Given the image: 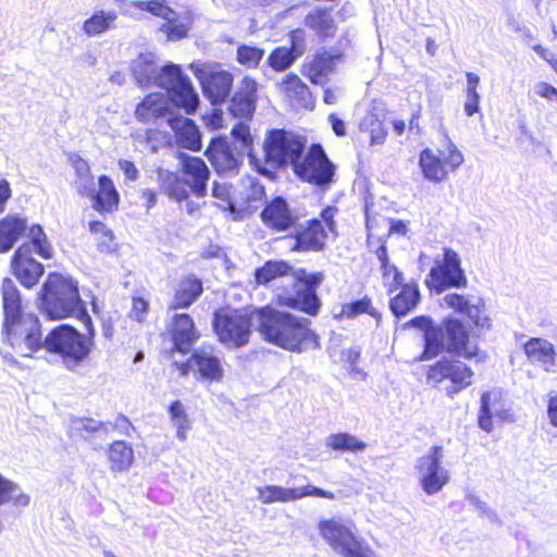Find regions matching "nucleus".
Segmentation results:
<instances>
[{"instance_id": "nucleus-1", "label": "nucleus", "mask_w": 557, "mask_h": 557, "mask_svg": "<svg viewBox=\"0 0 557 557\" xmlns=\"http://www.w3.org/2000/svg\"><path fill=\"white\" fill-rule=\"evenodd\" d=\"M3 319L1 325L4 358L14 361L13 356L32 358L44 347L41 322L37 314L25 312L20 289L10 277L1 282Z\"/></svg>"}, {"instance_id": "nucleus-2", "label": "nucleus", "mask_w": 557, "mask_h": 557, "mask_svg": "<svg viewBox=\"0 0 557 557\" xmlns=\"http://www.w3.org/2000/svg\"><path fill=\"white\" fill-rule=\"evenodd\" d=\"M132 73L140 86H158L168 92L169 99L187 114L199 106V96L189 77L174 63L159 67L152 53H141L131 65Z\"/></svg>"}, {"instance_id": "nucleus-3", "label": "nucleus", "mask_w": 557, "mask_h": 557, "mask_svg": "<svg viewBox=\"0 0 557 557\" xmlns=\"http://www.w3.org/2000/svg\"><path fill=\"white\" fill-rule=\"evenodd\" d=\"M258 332L263 341L290 352H304L320 346L310 322L270 306L257 310Z\"/></svg>"}, {"instance_id": "nucleus-4", "label": "nucleus", "mask_w": 557, "mask_h": 557, "mask_svg": "<svg viewBox=\"0 0 557 557\" xmlns=\"http://www.w3.org/2000/svg\"><path fill=\"white\" fill-rule=\"evenodd\" d=\"M42 312L51 320L76 318L92 333V321L81 298L78 282L70 275L50 272L39 292Z\"/></svg>"}, {"instance_id": "nucleus-5", "label": "nucleus", "mask_w": 557, "mask_h": 557, "mask_svg": "<svg viewBox=\"0 0 557 557\" xmlns=\"http://www.w3.org/2000/svg\"><path fill=\"white\" fill-rule=\"evenodd\" d=\"M183 172L187 178H182L170 171H159L162 191L177 202L187 199L188 188L198 198L206 196L210 171L203 160L197 157H186L183 161Z\"/></svg>"}, {"instance_id": "nucleus-6", "label": "nucleus", "mask_w": 557, "mask_h": 557, "mask_svg": "<svg viewBox=\"0 0 557 557\" xmlns=\"http://www.w3.org/2000/svg\"><path fill=\"white\" fill-rule=\"evenodd\" d=\"M86 332L84 335L72 325H58L45 336L42 348L58 355L67 368H74L88 357L94 346V332L87 329Z\"/></svg>"}, {"instance_id": "nucleus-7", "label": "nucleus", "mask_w": 557, "mask_h": 557, "mask_svg": "<svg viewBox=\"0 0 557 557\" xmlns=\"http://www.w3.org/2000/svg\"><path fill=\"white\" fill-rule=\"evenodd\" d=\"M307 140L304 136L284 128H273L267 132L263 141V160L269 170H284L294 166L304 157Z\"/></svg>"}, {"instance_id": "nucleus-8", "label": "nucleus", "mask_w": 557, "mask_h": 557, "mask_svg": "<svg viewBox=\"0 0 557 557\" xmlns=\"http://www.w3.org/2000/svg\"><path fill=\"white\" fill-rule=\"evenodd\" d=\"M318 531L329 547L341 557H375L372 547L357 533L354 522L336 518L321 519Z\"/></svg>"}, {"instance_id": "nucleus-9", "label": "nucleus", "mask_w": 557, "mask_h": 557, "mask_svg": "<svg viewBox=\"0 0 557 557\" xmlns=\"http://www.w3.org/2000/svg\"><path fill=\"white\" fill-rule=\"evenodd\" d=\"M212 329L220 344L237 349L250 341L252 318L242 309L220 308L213 313Z\"/></svg>"}, {"instance_id": "nucleus-10", "label": "nucleus", "mask_w": 557, "mask_h": 557, "mask_svg": "<svg viewBox=\"0 0 557 557\" xmlns=\"http://www.w3.org/2000/svg\"><path fill=\"white\" fill-rule=\"evenodd\" d=\"M322 272L307 273L299 269L294 273L293 294L283 292L276 295L275 305L289 309L299 310L310 317L319 313L321 301L317 295V287L322 283Z\"/></svg>"}, {"instance_id": "nucleus-11", "label": "nucleus", "mask_w": 557, "mask_h": 557, "mask_svg": "<svg viewBox=\"0 0 557 557\" xmlns=\"http://www.w3.org/2000/svg\"><path fill=\"white\" fill-rule=\"evenodd\" d=\"M475 379L474 370L456 358L443 357L430 364L425 370V381L433 387L447 383L446 395L454 398L457 394L469 388Z\"/></svg>"}, {"instance_id": "nucleus-12", "label": "nucleus", "mask_w": 557, "mask_h": 557, "mask_svg": "<svg viewBox=\"0 0 557 557\" xmlns=\"http://www.w3.org/2000/svg\"><path fill=\"white\" fill-rule=\"evenodd\" d=\"M437 343L441 349L436 352V357L446 351L467 360L484 361L486 359V354L471 341L470 330L460 319L443 320Z\"/></svg>"}, {"instance_id": "nucleus-13", "label": "nucleus", "mask_w": 557, "mask_h": 557, "mask_svg": "<svg viewBox=\"0 0 557 557\" xmlns=\"http://www.w3.org/2000/svg\"><path fill=\"white\" fill-rule=\"evenodd\" d=\"M443 140L444 148L440 150L441 156L435 154L430 148H425L420 154L419 164L423 176L433 183H440L448 175L443 162L449 166L451 171H455L463 162V154L458 150L447 134L444 135Z\"/></svg>"}, {"instance_id": "nucleus-14", "label": "nucleus", "mask_w": 557, "mask_h": 557, "mask_svg": "<svg viewBox=\"0 0 557 557\" xmlns=\"http://www.w3.org/2000/svg\"><path fill=\"white\" fill-rule=\"evenodd\" d=\"M301 180L317 186L329 185L334 176V164L319 144L312 145L293 169Z\"/></svg>"}, {"instance_id": "nucleus-15", "label": "nucleus", "mask_w": 557, "mask_h": 557, "mask_svg": "<svg viewBox=\"0 0 557 557\" xmlns=\"http://www.w3.org/2000/svg\"><path fill=\"white\" fill-rule=\"evenodd\" d=\"M385 281L387 294L392 295L388 306L396 318L405 317L416 309L421 300L417 281L406 280L403 272H394V276Z\"/></svg>"}, {"instance_id": "nucleus-16", "label": "nucleus", "mask_w": 557, "mask_h": 557, "mask_svg": "<svg viewBox=\"0 0 557 557\" xmlns=\"http://www.w3.org/2000/svg\"><path fill=\"white\" fill-rule=\"evenodd\" d=\"M425 283L431 290L436 293H442L451 287H466L468 281L460 267L458 255L454 250L446 248L442 262L430 270Z\"/></svg>"}, {"instance_id": "nucleus-17", "label": "nucleus", "mask_w": 557, "mask_h": 557, "mask_svg": "<svg viewBox=\"0 0 557 557\" xmlns=\"http://www.w3.org/2000/svg\"><path fill=\"white\" fill-rule=\"evenodd\" d=\"M200 82L205 97L214 106L228 98L233 87V75L226 70L213 69L207 64L190 65Z\"/></svg>"}, {"instance_id": "nucleus-18", "label": "nucleus", "mask_w": 557, "mask_h": 557, "mask_svg": "<svg viewBox=\"0 0 557 557\" xmlns=\"http://www.w3.org/2000/svg\"><path fill=\"white\" fill-rule=\"evenodd\" d=\"M443 447L435 445L418 460L420 485L428 495H434L449 482V472L442 466Z\"/></svg>"}, {"instance_id": "nucleus-19", "label": "nucleus", "mask_w": 557, "mask_h": 557, "mask_svg": "<svg viewBox=\"0 0 557 557\" xmlns=\"http://www.w3.org/2000/svg\"><path fill=\"white\" fill-rule=\"evenodd\" d=\"M206 156L219 174L232 176L238 173L245 154L226 137H215L211 139Z\"/></svg>"}, {"instance_id": "nucleus-20", "label": "nucleus", "mask_w": 557, "mask_h": 557, "mask_svg": "<svg viewBox=\"0 0 557 557\" xmlns=\"http://www.w3.org/2000/svg\"><path fill=\"white\" fill-rule=\"evenodd\" d=\"M98 184L99 190L96 191L92 177L89 175L81 176L77 189L82 195L91 198L92 208L98 212L104 213L117 210L120 196L113 181L107 175H101L98 178Z\"/></svg>"}, {"instance_id": "nucleus-21", "label": "nucleus", "mask_w": 557, "mask_h": 557, "mask_svg": "<svg viewBox=\"0 0 557 557\" xmlns=\"http://www.w3.org/2000/svg\"><path fill=\"white\" fill-rule=\"evenodd\" d=\"M336 211V208L327 207L321 211L320 219H312L307 221L306 225H299L295 244H324L326 240H334Z\"/></svg>"}, {"instance_id": "nucleus-22", "label": "nucleus", "mask_w": 557, "mask_h": 557, "mask_svg": "<svg viewBox=\"0 0 557 557\" xmlns=\"http://www.w3.org/2000/svg\"><path fill=\"white\" fill-rule=\"evenodd\" d=\"M258 498L262 504L288 503L301 499L308 496L335 499V494L312 485L301 487L285 488L280 485H264L257 488Z\"/></svg>"}, {"instance_id": "nucleus-23", "label": "nucleus", "mask_w": 557, "mask_h": 557, "mask_svg": "<svg viewBox=\"0 0 557 557\" xmlns=\"http://www.w3.org/2000/svg\"><path fill=\"white\" fill-rule=\"evenodd\" d=\"M27 232L28 244H47V236L39 224L27 226L21 214H8L0 220V244H15Z\"/></svg>"}, {"instance_id": "nucleus-24", "label": "nucleus", "mask_w": 557, "mask_h": 557, "mask_svg": "<svg viewBox=\"0 0 557 557\" xmlns=\"http://www.w3.org/2000/svg\"><path fill=\"white\" fill-rule=\"evenodd\" d=\"M166 332L173 344L171 350L188 354L200 334L188 313H175L166 325Z\"/></svg>"}, {"instance_id": "nucleus-25", "label": "nucleus", "mask_w": 557, "mask_h": 557, "mask_svg": "<svg viewBox=\"0 0 557 557\" xmlns=\"http://www.w3.org/2000/svg\"><path fill=\"white\" fill-rule=\"evenodd\" d=\"M30 255V246H18L11 261L12 274L27 289L36 286L44 275V265Z\"/></svg>"}, {"instance_id": "nucleus-26", "label": "nucleus", "mask_w": 557, "mask_h": 557, "mask_svg": "<svg viewBox=\"0 0 557 557\" xmlns=\"http://www.w3.org/2000/svg\"><path fill=\"white\" fill-rule=\"evenodd\" d=\"M257 82L245 76L236 86L228 104L230 113L239 119H251L256 111Z\"/></svg>"}, {"instance_id": "nucleus-27", "label": "nucleus", "mask_w": 557, "mask_h": 557, "mask_svg": "<svg viewBox=\"0 0 557 557\" xmlns=\"http://www.w3.org/2000/svg\"><path fill=\"white\" fill-rule=\"evenodd\" d=\"M235 193V211L240 213H251L258 210L263 205L265 197L264 186L251 176L242 178Z\"/></svg>"}, {"instance_id": "nucleus-28", "label": "nucleus", "mask_w": 557, "mask_h": 557, "mask_svg": "<svg viewBox=\"0 0 557 557\" xmlns=\"http://www.w3.org/2000/svg\"><path fill=\"white\" fill-rule=\"evenodd\" d=\"M443 300L454 312L467 317L472 326L490 329L491 321L484 314L483 307L479 304H471L469 297L458 293H449L445 295Z\"/></svg>"}, {"instance_id": "nucleus-29", "label": "nucleus", "mask_w": 557, "mask_h": 557, "mask_svg": "<svg viewBox=\"0 0 557 557\" xmlns=\"http://www.w3.org/2000/svg\"><path fill=\"white\" fill-rule=\"evenodd\" d=\"M232 136L239 151L246 154L249 159V163L256 169V171L262 176L267 177L270 181H274L276 178V172L269 170L264 164H262V159L258 158L253 152V139L250 134V128L247 124L239 122L232 128Z\"/></svg>"}, {"instance_id": "nucleus-30", "label": "nucleus", "mask_w": 557, "mask_h": 557, "mask_svg": "<svg viewBox=\"0 0 557 557\" xmlns=\"http://www.w3.org/2000/svg\"><path fill=\"white\" fill-rule=\"evenodd\" d=\"M190 362L194 366L196 380L213 383L221 382L224 377V368L221 359L203 350L191 352Z\"/></svg>"}, {"instance_id": "nucleus-31", "label": "nucleus", "mask_w": 557, "mask_h": 557, "mask_svg": "<svg viewBox=\"0 0 557 557\" xmlns=\"http://www.w3.org/2000/svg\"><path fill=\"white\" fill-rule=\"evenodd\" d=\"M408 325L423 331V350L414 357L413 362H421L436 358V352L441 349L437 338L441 337V325L433 323L428 315H418L412 318Z\"/></svg>"}, {"instance_id": "nucleus-32", "label": "nucleus", "mask_w": 557, "mask_h": 557, "mask_svg": "<svg viewBox=\"0 0 557 557\" xmlns=\"http://www.w3.org/2000/svg\"><path fill=\"white\" fill-rule=\"evenodd\" d=\"M166 123L174 132L177 143L183 148L193 151L201 149L200 131L191 119L177 114H170Z\"/></svg>"}, {"instance_id": "nucleus-33", "label": "nucleus", "mask_w": 557, "mask_h": 557, "mask_svg": "<svg viewBox=\"0 0 557 557\" xmlns=\"http://www.w3.org/2000/svg\"><path fill=\"white\" fill-rule=\"evenodd\" d=\"M202 281L194 274L183 276L174 288L173 299L169 304L170 310L187 309L201 296Z\"/></svg>"}, {"instance_id": "nucleus-34", "label": "nucleus", "mask_w": 557, "mask_h": 557, "mask_svg": "<svg viewBox=\"0 0 557 557\" xmlns=\"http://www.w3.org/2000/svg\"><path fill=\"white\" fill-rule=\"evenodd\" d=\"M263 223L277 231H285L294 224V216L283 197H275L262 210Z\"/></svg>"}, {"instance_id": "nucleus-35", "label": "nucleus", "mask_w": 557, "mask_h": 557, "mask_svg": "<svg viewBox=\"0 0 557 557\" xmlns=\"http://www.w3.org/2000/svg\"><path fill=\"white\" fill-rule=\"evenodd\" d=\"M174 114L170 111L168 98L161 92L148 95L138 103L135 110V116L140 122H156L161 117H169Z\"/></svg>"}, {"instance_id": "nucleus-36", "label": "nucleus", "mask_w": 557, "mask_h": 557, "mask_svg": "<svg viewBox=\"0 0 557 557\" xmlns=\"http://www.w3.org/2000/svg\"><path fill=\"white\" fill-rule=\"evenodd\" d=\"M523 352L533 363H540L545 371H550L556 363V351L554 345L542 338L531 337L523 345Z\"/></svg>"}, {"instance_id": "nucleus-37", "label": "nucleus", "mask_w": 557, "mask_h": 557, "mask_svg": "<svg viewBox=\"0 0 557 557\" xmlns=\"http://www.w3.org/2000/svg\"><path fill=\"white\" fill-rule=\"evenodd\" d=\"M107 459L112 472L127 471L134 463L132 445L122 440L113 441L108 446Z\"/></svg>"}, {"instance_id": "nucleus-38", "label": "nucleus", "mask_w": 557, "mask_h": 557, "mask_svg": "<svg viewBox=\"0 0 557 557\" xmlns=\"http://www.w3.org/2000/svg\"><path fill=\"white\" fill-rule=\"evenodd\" d=\"M336 57L323 51L318 52L313 59L305 65L306 75L312 84L324 85L335 65Z\"/></svg>"}, {"instance_id": "nucleus-39", "label": "nucleus", "mask_w": 557, "mask_h": 557, "mask_svg": "<svg viewBox=\"0 0 557 557\" xmlns=\"http://www.w3.org/2000/svg\"><path fill=\"white\" fill-rule=\"evenodd\" d=\"M305 25L312 29L320 38L332 37L335 34V23L331 10L314 8L305 18Z\"/></svg>"}, {"instance_id": "nucleus-40", "label": "nucleus", "mask_w": 557, "mask_h": 557, "mask_svg": "<svg viewBox=\"0 0 557 557\" xmlns=\"http://www.w3.org/2000/svg\"><path fill=\"white\" fill-rule=\"evenodd\" d=\"M361 314H367L377 322L382 319L381 311L375 307L373 298L369 295L341 306V318L351 320Z\"/></svg>"}, {"instance_id": "nucleus-41", "label": "nucleus", "mask_w": 557, "mask_h": 557, "mask_svg": "<svg viewBox=\"0 0 557 557\" xmlns=\"http://www.w3.org/2000/svg\"><path fill=\"white\" fill-rule=\"evenodd\" d=\"M297 33L298 32H294L292 35V39H293L292 48L277 47L268 57L267 62H268L269 66H271L274 71L282 72V71L287 70L299 57L300 51H297L296 47H295Z\"/></svg>"}, {"instance_id": "nucleus-42", "label": "nucleus", "mask_w": 557, "mask_h": 557, "mask_svg": "<svg viewBox=\"0 0 557 557\" xmlns=\"http://www.w3.org/2000/svg\"><path fill=\"white\" fill-rule=\"evenodd\" d=\"M326 447L335 451H363L367 444L347 432L331 434L326 441Z\"/></svg>"}, {"instance_id": "nucleus-43", "label": "nucleus", "mask_w": 557, "mask_h": 557, "mask_svg": "<svg viewBox=\"0 0 557 557\" xmlns=\"http://www.w3.org/2000/svg\"><path fill=\"white\" fill-rule=\"evenodd\" d=\"M361 132L370 134L371 145H382L386 137V129L380 114L370 112L363 116L359 124Z\"/></svg>"}, {"instance_id": "nucleus-44", "label": "nucleus", "mask_w": 557, "mask_h": 557, "mask_svg": "<svg viewBox=\"0 0 557 557\" xmlns=\"http://www.w3.org/2000/svg\"><path fill=\"white\" fill-rule=\"evenodd\" d=\"M292 268L284 261H267L255 272V278L258 284H268L271 281L287 275Z\"/></svg>"}, {"instance_id": "nucleus-45", "label": "nucleus", "mask_w": 557, "mask_h": 557, "mask_svg": "<svg viewBox=\"0 0 557 557\" xmlns=\"http://www.w3.org/2000/svg\"><path fill=\"white\" fill-rule=\"evenodd\" d=\"M115 20V12L99 11L85 21L83 28L87 35L96 36L109 29Z\"/></svg>"}, {"instance_id": "nucleus-46", "label": "nucleus", "mask_w": 557, "mask_h": 557, "mask_svg": "<svg viewBox=\"0 0 557 557\" xmlns=\"http://www.w3.org/2000/svg\"><path fill=\"white\" fill-rule=\"evenodd\" d=\"M189 27V17H181L180 14L174 11L173 18L163 23L159 27V30L164 33L169 40H178L187 36Z\"/></svg>"}, {"instance_id": "nucleus-47", "label": "nucleus", "mask_w": 557, "mask_h": 557, "mask_svg": "<svg viewBox=\"0 0 557 557\" xmlns=\"http://www.w3.org/2000/svg\"><path fill=\"white\" fill-rule=\"evenodd\" d=\"M170 419L176 426V435L181 440L186 438V432L190 429V420L181 400H174L168 408Z\"/></svg>"}, {"instance_id": "nucleus-48", "label": "nucleus", "mask_w": 557, "mask_h": 557, "mask_svg": "<svg viewBox=\"0 0 557 557\" xmlns=\"http://www.w3.org/2000/svg\"><path fill=\"white\" fill-rule=\"evenodd\" d=\"M20 491L17 484L0 474V506L13 502L18 505H27L29 497L25 494H16Z\"/></svg>"}, {"instance_id": "nucleus-49", "label": "nucleus", "mask_w": 557, "mask_h": 557, "mask_svg": "<svg viewBox=\"0 0 557 557\" xmlns=\"http://www.w3.org/2000/svg\"><path fill=\"white\" fill-rule=\"evenodd\" d=\"M285 91L290 98H295L301 106H307L310 100L309 87L297 75H288L284 81Z\"/></svg>"}, {"instance_id": "nucleus-50", "label": "nucleus", "mask_w": 557, "mask_h": 557, "mask_svg": "<svg viewBox=\"0 0 557 557\" xmlns=\"http://www.w3.org/2000/svg\"><path fill=\"white\" fill-rule=\"evenodd\" d=\"M133 7L140 11H147L165 21H170L174 16V11L170 7H168L165 0H138L133 2Z\"/></svg>"}, {"instance_id": "nucleus-51", "label": "nucleus", "mask_w": 557, "mask_h": 557, "mask_svg": "<svg viewBox=\"0 0 557 557\" xmlns=\"http://www.w3.org/2000/svg\"><path fill=\"white\" fill-rule=\"evenodd\" d=\"M212 196L219 200L218 206L223 210L235 211V188L225 183L214 182L212 187Z\"/></svg>"}, {"instance_id": "nucleus-52", "label": "nucleus", "mask_w": 557, "mask_h": 557, "mask_svg": "<svg viewBox=\"0 0 557 557\" xmlns=\"http://www.w3.org/2000/svg\"><path fill=\"white\" fill-rule=\"evenodd\" d=\"M478 424L487 433L492 432L494 429L490 392H484L481 395Z\"/></svg>"}, {"instance_id": "nucleus-53", "label": "nucleus", "mask_w": 557, "mask_h": 557, "mask_svg": "<svg viewBox=\"0 0 557 557\" xmlns=\"http://www.w3.org/2000/svg\"><path fill=\"white\" fill-rule=\"evenodd\" d=\"M263 54L264 51L258 47L242 45L237 48V61L247 67H256Z\"/></svg>"}, {"instance_id": "nucleus-54", "label": "nucleus", "mask_w": 557, "mask_h": 557, "mask_svg": "<svg viewBox=\"0 0 557 557\" xmlns=\"http://www.w3.org/2000/svg\"><path fill=\"white\" fill-rule=\"evenodd\" d=\"M149 311L148 301L140 296H135L132 298V308L129 311V318L134 321L143 323L146 321L147 314Z\"/></svg>"}, {"instance_id": "nucleus-55", "label": "nucleus", "mask_w": 557, "mask_h": 557, "mask_svg": "<svg viewBox=\"0 0 557 557\" xmlns=\"http://www.w3.org/2000/svg\"><path fill=\"white\" fill-rule=\"evenodd\" d=\"M376 256L381 263V273L384 280H389V277L394 276V272H400L394 264L389 263L386 246H379Z\"/></svg>"}, {"instance_id": "nucleus-56", "label": "nucleus", "mask_w": 557, "mask_h": 557, "mask_svg": "<svg viewBox=\"0 0 557 557\" xmlns=\"http://www.w3.org/2000/svg\"><path fill=\"white\" fill-rule=\"evenodd\" d=\"M534 89L539 96L552 102H557V88L549 85L548 83L540 82L535 85Z\"/></svg>"}, {"instance_id": "nucleus-57", "label": "nucleus", "mask_w": 557, "mask_h": 557, "mask_svg": "<svg viewBox=\"0 0 557 557\" xmlns=\"http://www.w3.org/2000/svg\"><path fill=\"white\" fill-rule=\"evenodd\" d=\"M467 99L465 102V112L468 116L473 115L480 110V95L479 92H466Z\"/></svg>"}, {"instance_id": "nucleus-58", "label": "nucleus", "mask_w": 557, "mask_h": 557, "mask_svg": "<svg viewBox=\"0 0 557 557\" xmlns=\"http://www.w3.org/2000/svg\"><path fill=\"white\" fill-rule=\"evenodd\" d=\"M11 196L12 189L10 183L5 178L0 177V213L5 210V205Z\"/></svg>"}, {"instance_id": "nucleus-59", "label": "nucleus", "mask_w": 557, "mask_h": 557, "mask_svg": "<svg viewBox=\"0 0 557 557\" xmlns=\"http://www.w3.org/2000/svg\"><path fill=\"white\" fill-rule=\"evenodd\" d=\"M119 166L129 181H136L138 178V170L132 161L125 159L120 160Z\"/></svg>"}, {"instance_id": "nucleus-60", "label": "nucleus", "mask_w": 557, "mask_h": 557, "mask_svg": "<svg viewBox=\"0 0 557 557\" xmlns=\"http://www.w3.org/2000/svg\"><path fill=\"white\" fill-rule=\"evenodd\" d=\"M329 122L331 123L332 129L336 136L342 137L346 135L345 122L335 113H331L329 115Z\"/></svg>"}, {"instance_id": "nucleus-61", "label": "nucleus", "mask_w": 557, "mask_h": 557, "mask_svg": "<svg viewBox=\"0 0 557 557\" xmlns=\"http://www.w3.org/2000/svg\"><path fill=\"white\" fill-rule=\"evenodd\" d=\"M114 428L119 429V431L125 435H128L131 430H134L132 422L124 414H117L114 421Z\"/></svg>"}, {"instance_id": "nucleus-62", "label": "nucleus", "mask_w": 557, "mask_h": 557, "mask_svg": "<svg viewBox=\"0 0 557 557\" xmlns=\"http://www.w3.org/2000/svg\"><path fill=\"white\" fill-rule=\"evenodd\" d=\"M89 230L94 234H103L109 240L113 239V233L107 230L106 225L99 221H92L89 223Z\"/></svg>"}, {"instance_id": "nucleus-63", "label": "nucleus", "mask_w": 557, "mask_h": 557, "mask_svg": "<svg viewBox=\"0 0 557 557\" xmlns=\"http://www.w3.org/2000/svg\"><path fill=\"white\" fill-rule=\"evenodd\" d=\"M547 413L550 423L557 426V395L553 396L548 400Z\"/></svg>"}, {"instance_id": "nucleus-64", "label": "nucleus", "mask_w": 557, "mask_h": 557, "mask_svg": "<svg viewBox=\"0 0 557 557\" xmlns=\"http://www.w3.org/2000/svg\"><path fill=\"white\" fill-rule=\"evenodd\" d=\"M173 367L178 371L180 375L186 377L189 372L194 371V366L190 362V357L185 362H174Z\"/></svg>"}]
</instances>
